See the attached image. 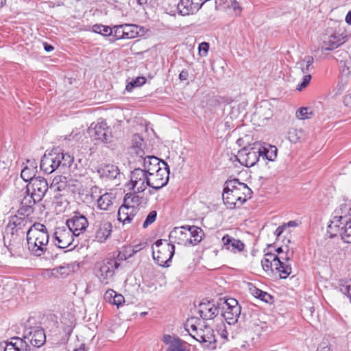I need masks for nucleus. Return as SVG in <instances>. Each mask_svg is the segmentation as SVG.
Listing matches in <instances>:
<instances>
[{
	"instance_id": "47",
	"label": "nucleus",
	"mask_w": 351,
	"mask_h": 351,
	"mask_svg": "<svg viewBox=\"0 0 351 351\" xmlns=\"http://www.w3.org/2000/svg\"><path fill=\"white\" fill-rule=\"evenodd\" d=\"M339 66L343 75H345L346 76L349 75L350 73L351 60H346L345 61H341Z\"/></svg>"
},
{
	"instance_id": "52",
	"label": "nucleus",
	"mask_w": 351,
	"mask_h": 351,
	"mask_svg": "<svg viewBox=\"0 0 351 351\" xmlns=\"http://www.w3.org/2000/svg\"><path fill=\"white\" fill-rule=\"evenodd\" d=\"M217 332L220 335V336L223 339H227L228 332L226 330V327L223 323L219 324L217 327Z\"/></svg>"
},
{
	"instance_id": "56",
	"label": "nucleus",
	"mask_w": 351,
	"mask_h": 351,
	"mask_svg": "<svg viewBox=\"0 0 351 351\" xmlns=\"http://www.w3.org/2000/svg\"><path fill=\"white\" fill-rule=\"evenodd\" d=\"M125 300L122 295L118 294L117 292L114 294V300L112 301V304L117 305V306H120L123 302H124Z\"/></svg>"
},
{
	"instance_id": "12",
	"label": "nucleus",
	"mask_w": 351,
	"mask_h": 351,
	"mask_svg": "<svg viewBox=\"0 0 351 351\" xmlns=\"http://www.w3.org/2000/svg\"><path fill=\"white\" fill-rule=\"evenodd\" d=\"M49 189L47 180L41 176L33 178L26 186V193H32L36 199L42 200Z\"/></svg>"
},
{
	"instance_id": "11",
	"label": "nucleus",
	"mask_w": 351,
	"mask_h": 351,
	"mask_svg": "<svg viewBox=\"0 0 351 351\" xmlns=\"http://www.w3.org/2000/svg\"><path fill=\"white\" fill-rule=\"evenodd\" d=\"M74 237V234L66 226L58 227L53 233L54 244L59 248L64 249L71 245Z\"/></svg>"
},
{
	"instance_id": "58",
	"label": "nucleus",
	"mask_w": 351,
	"mask_h": 351,
	"mask_svg": "<svg viewBox=\"0 0 351 351\" xmlns=\"http://www.w3.org/2000/svg\"><path fill=\"white\" fill-rule=\"evenodd\" d=\"M121 250L123 251L128 258H130V257L134 255V249L132 247L131 245L124 246L122 247Z\"/></svg>"
},
{
	"instance_id": "3",
	"label": "nucleus",
	"mask_w": 351,
	"mask_h": 351,
	"mask_svg": "<svg viewBox=\"0 0 351 351\" xmlns=\"http://www.w3.org/2000/svg\"><path fill=\"white\" fill-rule=\"evenodd\" d=\"M26 237L28 249L32 254L40 256L45 253L49 234L45 225L34 223L28 228Z\"/></svg>"
},
{
	"instance_id": "53",
	"label": "nucleus",
	"mask_w": 351,
	"mask_h": 351,
	"mask_svg": "<svg viewBox=\"0 0 351 351\" xmlns=\"http://www.w3.org/2000/svg\"><path fill=\"white\" fill-rule=\"evenodd\" d=\"M209 49V44L206 42H203L199 45V53L202 56H206L208 54Z\"/></svg>"
},
{
	"instance_id": "6",
	"label": "nucleus",
	"mask_w": 351,
	"mask_h": 351,
	"mask_svg": "<svg viewBox=\"0 0 351 351\" xmlns=\"http://www.w3.org/2000/svg\"><path fill=\"white\" fill-rule=\"evenodd\" d=\"M261 156V143L255 142L242 148L238 152L237 160L247 167H253L259 160Z\"/></svg>"
},
{
	"instance_id": "59",
	"label": "nucleus",
	"mask_w": 351,
	"mask_h": 351,
	"mask_svg": "<svg viewBox=\"0 0 351 351\" xmlns=\"http://www.w3.org/2000/svg\"><path fill=\"white\" fill-rule=\"evenodd\" d=\"M115 293V291L112 289H109L106 291L104 295L105 299L108 301L110 303L112 304V300H114V294Z\"/></svg>"
},
{
	"instance_id": "24",
	"label": "nucleus",
	"mask_w": 351,
	"mask_h": 351,
	"mask_svg": "<svg viewBox=\"0 0 351 351\" xmlns=\"http://www.w3.org/2000/svg\"><path fill=\"white\" fill-rule=\"evenodd\" d=\"M344 43L342 34L333 33L330 35H324L322 37V51H332Z\"/></svg>"
},
{
	"instance_id": "16",
	"label": "nucleus",
	"mask_w": 351,
	"mask_h": 351,
	"mask_svg": "<svg viewBox=\"0 0 351 351\" xmlns=\"http://www.w3.org/2000/svg\"><path fill=\"white\" fill-rule=\"evenodd\" d=\"M148 176L141 167L135 168L130 174V183L132 189L136 192H143L147 186Z\"/></svg>"
},
{
	"instance_id": "42",
	"label": "nucleus",
	"mask_w": 351,
	"mask_h": 351,
	"mask_svg": "<svg viewBox=\"0 0 351 351\" xmlns=\"http://www.w3.org/2000/svg\"><path fill=\"white\" fill-rule=\"evenodd\" d=\"M254 295L268 304H271L274 301V298L270 294L258 289L254 290Z\"/></svg>"
},
{
	"instance_id": "44",
	"label": "nucleus",
	"mask_w": 351,
	"mask_h": 351,
	"mask_svg": "<svg viewBox=\"0 0 351 351\" xmlns=\"http://www.w3.org/2000/svg\"><path fill=\"white\" fill-rule=\"evenodd\" d=\"M146 82V78L144 77H137L135 80L128 83L126 85L125 89L131 92L134 87H139Z\"/></svg>"
},
{
	"instance_id": "9",
	"label": "nucleus",
	"mask_w": 351,
	"mask_h": 351,
	"mask_svg": "<svg viewBox=\"0 0 351 351\" xmlns=\"http://www.w3.org/2000/svg\"><path fill=\"white\" fill-rule=\"evenodd\" d=\"M162 167L156 173H151L148 176L147 186L159 190L168 183L169 178V167L167 162L162 161Z\"/></svg>"
},
{
	"instance_id": "39",
	"label": "nucleus",
	"mask_w": 351,
	"mask_h": 351,
	"mask_svg": "<svg viewBox=\"0 0 351 351\" xmlns=\"http://www.w3.org/2000/svg\"><path fill=\"white\" fill-rule=\"evenodd\" d=\"M36 167H29L27 166L25 167L21 173V178L26 182H30L33 178H36Z\"/></svg>"
},
{
	"instance_id": "36",
	"label": "nucleus",
	"mask_w": 351,
	"mask_h": 351,
	"mask_svg": "<svg viewBox=\"0 0 351 351\" xmlns=\"http://www.w3.org/2000/svg\"><path fill=\"white\" fill-rule=\"evenodd\" d=\"M66 178L63 176H58L53 179L50 188L54 191H62L66 189Z\"/></svg>"
},
{
	"instance_id": "38",
	"label": "nucleus",
	"mask_w": 351,
	"mask_h": 351,
	"mask_svg": "<svg viewBox=\"0 0 351 351\" xmlns=\"http://www.w3.org/2000/svg\"><path fill=\"white\" fill-rule=\"evenodd\" d=\"M278 265V264H276ZM274 270L279 273L280 278L285 279L291 274V267L280 260V265L274 266Z\"/></svg>"
},
{
	"instance_id": "25",
	"label": "nucleus",
	"mask_w": 351,
	"mask_h": 351,
	"mask_svg": "<svg viewBox=\"0 0 351 351\" xmlns=\"http://www.w3.org/2000/svg\"><path fill=\"white\" fill-rule=\"evenodd\" d=\"M162 161L154 156H143L139 159V162L142 163L143 169L148 176L151 175V173H156L162 167Z\"/></svg>"
},
{
	"instance_id": "7",
	"label": "nucleus",
	"mask_w": 351,
	"mask_h": 351,
	"mask_svg": "<svg viewBox=\"0 0 351 351\" xmlns=\"http://www.w3.org/2000/svg\"><path fill=\"white\" fill-rule=\"evenodd\" d=\"M119 266L120 263H117L115 259L106 258L95 264L96 275L101 283L108 284Z\"/></svg>"
},
{
	"instance_id": "1",
	"label": "nucleus",
	"mask_w": 351,
	"mask_h": 351,
	"mask_svg": "<svg viewBox=\"0 0 351 351\" xmlns=\"http://www.w3.org/2000/svg\"><path fill=\"white\" fill-rule=\"evenodd\" d=\"M31 226V221L27 215H14L10 217L3 236V242L12 256L20 251L24 235Z\"/></svg>"
},
{
	"instance_id": "50",
	"label": "nucleus",
	"mask_w": 351,
	"mask_h": 351,
	"mask_svg": "<svg viewBox=\"0 0 351 351\" xmlns=\"http://www.w3.org/2000/svg\"><path fill=\"white\" fill-rule=\"evenodd\" d=\"M0 351H16L10 340L0 343Z\"/></svg>"
},
{
	"instance_id": "32",
	"label": "nucleus",
	"mask_w": 351,
	"mask_h": 351,
	"mask_svg": "<svg viewBox=\"0 0 351 351\" xmlns=\"http://www.w3.org/2000/svg\"><path fill=\"white\" fill-rule=\"evenodd\" d=\"M278 149L276 146L261 143V156L263 160L274 161L277 157Z\"/></svg>"
},
{
	"instance_id": "27",
	"label": "nucleus",
	"mask_w": 351,
	"mask_h": 351,
	"mask_svg": "<svg viewBox=\"0 0 351 351\" xmlns=\"http://www.w3.org/2000/svg\"><path fill=\"white\" fill-rule=\"evenodd\" d=\"M93 130V136L95 140L100 141L104 143H108L112 141V133L106 126V123H98L95 125Z\"/></svg>"
},
{
	"instance_id": "30",
	"label": "nucleus",
	"mask_w": 351,
	"mask_h": 351,
	"mask_svg": "<svg viewBox=\"0 0 351 351\" xmlns=\"http://www.w3.org/2000/svg\"><path fill=\"white\" fill-rule=\"evenodd\" d=\"M145 147L143 138L138 134L133 135L132 138V152H134L139 158L145 156L143 147Z\"/></svg>"
},
{
	"instance_id": "40",
	"label": "nucleus",
	"mask_w": 351,
	"mask_h": 351,
	"mask_svg": "<svg viewBox=\"0 0 351 351\" xmlns=\"http://www.w3.org/2000/svg\"><path fill=\"white\" fill-rule=\"evenodd\" d=\"M123 29H124V34L125 39H131L137 36L138 35V27L134 25H123Z\"/></svg>"
},
{
	"instance_id": "8",
	"label": "nucleus",
	"mask_w": 351,
	"mask_h": 351,
	"mask_svg": "<svg viewBox=\"0 0 351 351\" xmlns=\"http://www.w3.org/2000/svg\"><path fill=\"white\" fill-rule=\"evenodd\" d=\"M222 302L221 315L226 322L229 324H234L238 321L241 314V307L237 300L228 298L227 300L220 299Z\"/></svg>"
},
{
	"instance_id": "60",
	"label": "nucleus",
	"mask_w": 351,
	"mask_h": 351,
	"mask_svg": "<svg viewBox=\"0 0 351 351\" xmlns=\"http://www.w3.org/2000/svg\"><path fill=\"white\" fill-rule=\"evenodd\" d=\"M343 104L348 107H351V92L344 96Z\"/></svg>"
},
{
	"instance_id": "41",
	"label": "nucleus",
	"mask_w": 351,
	"mask_h": 351,
	"mask_svg": "<svg viewBox=\"0 0 351 351\" xmlns=\"http://www.w3.org/2000/svg\"><path fill=\"white\" fill-rule=\"evenodd\" d=\"M289 138L293 143H297L304 136V132L302 129L291 128L288 132Z\"/></svg>"
},
{
	"instance_id": "29",
	"label": "nucleus",
	"mask_w": 351,
	"mask_h": 351,
	"mask_svg": "<svg viewBox=\"0 0 351 351\" xmlns=\"http://www.w3.org/2000/svg\"><path fill=\"white\" fill-rule=\"evenodd\" d=\"M135 213L129 205L123 204L119 208L118 211L117 218L118 220L122 221L123 224L130 223Z\"/></svg>"
},
{
	"instance_id": "31",
	"label": "nucleus",
	"mask_w": 351,
	"mask_h": 351,
	"mask_svg": "<svg viewBox=\"0 0 351 351\" xmlns=\"http://www.w3.org/2000/svg\"><path fill=\"white\" fill-rule=\"evenodd\" d=\"M56 149V154L58 158H59L58 163H60V171H64L66 169L70 168L73 162L74 158L68 153L60 152L58 149Z\"/></svg>"
},
{
	"instance_id": "51",
	"label": "nucleus",
	"mask_w": 351,
	"mask_h": 351,
	"mask_svg": "<svg viewBox=\"0 0 351 351\" xmlns=\"http://www.w3.org/2000/svg\"><path fill=\"white\" fill-rule=\"evenodd\" d=\"M112 32H114V36L117 40L125 39L124 29H123V25L119 26H115L114 27V30H112Z\"/></svg>"
},
{
	"instance_id": "62",
	"label": "nucleus",
	"mask_w": 351,
	"mask_h": 351,
	"mask_svg": "<svg viewBox=\"0 0 351 351\" xmlns=\"http://www.w3.org/2000/svg\"><path fill=\"white\" fill-rule=\"evenodd\" d=\"M285 229V226H284V225L278 227L274 232L275 235L277 237H279L282 234Z\"/></svg>"
},
{
	"instance_id": "28",
	"label": "nucleus",
	"mask_w": 351,
	"mask_h": 351,
	"mask_svg": "<svg viewBox=\"0 0 351 351\" xmlns=\"http://www.w3.org/2000/svg\"><path fill=\"white\" fill-rule=\"evenodd\" d=\"M97 172L100 177L108 179H115L120 173L118 167L111 164L105 165L99 167Z\"/></svg>"
},
{
	"instance_id": "2",
	"label": "nucleus",
	"mask_w": 351,
	"mask_h": 351,
	"mask_svg": "<svg viewBox=\"0 0 351 351\" xmlns=\"http://www.w3.org/2000/svg\"><path fill=\"white\" fill-rule=\"evenodd\" d=\"M252 193V191L246 184L237 178L228 179L224 184L223 201L229 209L239 208L251 198Z\"/></svg>"
},
{
	"instance_id": "20",
	"label": "nucleus",
	"mask_w": 351,
	"mask_h": 351,
	"mask_svg": "<svg viewBox=\"0 0 351 351\" xmlns=\"http://www.w3.org/2000/svg\"><path fill=\"white\" fill-rule=\"evenodd\" d=\"M134 193H128L124 197V204L129 205L132 210L134 208H145L148 204L149 198L147 196L140 195L136 192V189H133Z\"/></svg>"
},
{
	"instance_id": "17",
	"label": "nucleus",
	"mask_w": 351,
	"mask_h": 351,
	"mask_svg": "<svg viewBox=\"0 0 351 351\" xmlns=\"http://www.w3.org/2000/svg\"><path fill=\"white\" fill-rule=\"evenodd\" d=\"M58 159L56 149L48 154H45L40 160V169L47 174H50L56 170H60Z\"/></svg>"
},
{
	"instance_id": "54",
	"label": "nucleus",
	"mask_w": 351,
	"mask_h": 351,
	"mask_svg": "<svg viewBox=\"0 0 351 351\" xmlns=\"http://www.w3.org/2000/svg\"><path fill=\"white\" fill-rule=\"evenodd\" d=\"M265 258H269V260H272V261L274 262L273 264L274 265V266H277L276 264H278V265H280V257H278L277 255H276L273 253H271V252L266 253L265 254Z\"/></svg>"
},
{
	"instance_id": "37",
	"label": "nucleus",
	"mask_w": 351,
	"mask_h": 351,
	"mask_svg": "<svg viewBox=\"0 0 351 351\" xmlns=\"http://www.w3.org/2000/svg\"><path fill=\"white\" fill-rule=\"evenodd\" d=\"M168 351H190L187 343L179 338H173L170 343Z\"/></svg>"
},
{
	"instance_id": "19",
	"label": "nucleus",
	"mask_w": 351,
	"mask_h": 351,
	"mask_svg": "<svg viewBox=\"0 0 351 351\" xmlns=\"http://www.w3.org/2000/svg\"><path fill=\"white\" fill-rule=\"evenodd\" d=\"M327 232L330 238L339 235L344 243H351V220L339 224L336 228H328Z\"/></svg>"
},
{
	"instance_id": "46",
	"label": "nucleus",
	"mask_w": 351,
	"mask_h": 351,
	"mask_svg": "<svg viewBox=\"0 0 351 351\" xmlns=\"http://www.w3.org/2000/svg\"><path fill=\"white\" fill-rule=\"evenodd\" d=\"M272 260H269V258H264L261 261V265L263 269L267 273H273L274 265L273 264Z\"/></svg>"
},
{
	"instance_id": "48",
	"label": "nucleus",
	"mask_w": 351,
	"mask_h": 351,
	"mask_svg": "<svg viewBox=\"0 0 351 351\" xmlns=\"http://www.w3.org/2000/svg\"><path fill=\"white\" fill-rule=\"evenodd\" d=\"M157 213L156 210L151 211L148 215L147 216L143 224V227L144 228H147L148 226L154 223L156 219Z\"/></svg>"
},
{
	"instance_id": "34",
	"label": "nucleus",
	"mask_w": 351,
	"mask_h": 351,
	"mask_svg": "<svg viewBox=\"0 0 351 351\" xmlns=\"http://www.w3.org/2000/svg\"><path fill=\"white\" fill-rule=\"evenodd\" d=\"M16 351H31L30 345L24 337L21 338L19 337H12L10 339Z\"/></svg>"
},
{
	"instance_id": "57",
	"label": "nucleus",
	"mask_w": 351,
	"mask_h": 351,
	"mask_svg": "<svg viewBox=\"0 0 351 351\" xmlns=\"http://www.w3.org/2000/svg\"><path fill=\"white\" fill-rule=\"evenodd\" d=\"M112 258L117 261V263L128 259L122 250L121 251L117 252V254L116 255V256L115 254H114V257Z\"/></svg>"
},
{
	"instance_id": "13",
	"label": "nucleus",
	"mask_w": 351,
	"mask_h": 351,
	"mask_svg": "<svg viewBox=\"0 0 351 351\" xmlns=\"http://www.w3.org/2000/svg\"><path fill=\"white\" fill-rule=\"evenodd\" d=\"M175 253V246L173 244L167 243L158 250H153V258L156 263L162 267H169V263Z\"/></svg>"
},
{
	"instance_id": "45",
	"label": "nucleus",
	"mask_w": 351,
	"mask_h": 351,
	"mask_svg": "<svg viewBox=\"0 0 351 351\" xmlns=\"http://www.w3.org/2000/svg\"><path fill=\"white\" fill-rule=\"evenodd\" d=\"M339 289L341 292L347 295L351 300V279L341 280Z\"/></svg>"
},
{
	"instance_id": "26",
	"label": "nucleus",
	"mask_w": 351,
	"mask_h": 351,
	"mask_svg": "<svg viewBox=\"0 0 351 351\" xmlns=\"http://www.w3.org/2000/svg\"><path fill=\"white\" fill-rule=\"evenodd\" d=\"M222 249H225L233 253L242 252L245 248V244L239 239H235L229 234H225L222 239Z\"/></svg>"
},
{
	"instance_id": "23",
	"label": "nucleus",
	"mask_w": 351,
	"mask_h": 351,
	"mask_svg": "<svg viewBox=\"0 0 351 351\" xmlns=\"http://www.w3.org/2000/svg\"><path fill=\"white\" fill-rule=\"evenodd\" d=\"M29 345L36 348L41 347L46 341L45 331L41 328H32L28 334L24 335Z\"/></svg>"
},
{
	"instance_id": "21",
	"label": "nucleus",
	"mask_w": 351,
	"mask_h": 351,
	"mask_svg": "<svg viewBox=\"0 0 351 351\" xmlns=\"http://www.w3.org/2000/svg\"><path fill=\"white\" fill-rule=\"evenodd\" d=\"M202 5L199 0H180L177 9L180 15L188 16L197 12Z\"/></svg>"
},
{
	"instance_id": "33",
	"label": "nucleus",
	"mask_w": 351,
	"mask_h": 351,
	"mask_svg": "<svg viewBox=\"0 0 351 351\" xmlns=\"http://www.w3.org/2000/svg\"><path fill=\"white\" fill-rule=\"evenodd\" d=\"M113 199L112 193H106L103 194L97 199L98 208L104 210H110V208L112 206Z\"/></svg>"
},
{
	"instance_id": "5",
	"label": "nucleus",
	"mask_w": 351,
	"mask_h": 351,
	"mask_svg": "<svg viewBox=\"0 0 351 351\" xmlns=\"http://www.w3.org/2000/svg\"><path fill=\"white\" fill-rule=\"evenodd\" d=\"M204 236L203 230L195 226L175 228L169 234L171 242L184 245L189 243L192 245L200 243Z\"/></svg>"
},
{
	"instance_id": "64",
	"label": "nucleus",
	"mask_w": 351,
	"mask_h": 351,
	"mask_svg": "<svg viewBox=\"0 0 351 351\" xmlns=\"http://www.w3.org/2000/svg\"><path fill=\"white\" fill-rule=\"evenodd\" d=\"M43 47H44V49L47 52H50L54 49V47L52 45L48 44L47 43H44Z\"/></svg>"
},
{
	"instance_id": "15",
	"label": "nucleus",
	"mask_w": 351,
	"mask_h": 351,
	"mask_svg": "<svg viewBox=\"0 0 351 351\" xmlns=\"http://www.w3.org/2000/svg\"><path fill=\"white\" fill-rule=\"evenodd\" d=\"M112 224L107 220H96L93 223V232L95 240L99 243L105 242L111 234Z\"/></svg>"
},
{
	"instance_id": "14",
	"label": "nucleus",
	"mask_w": 351,
	"mask_h": 351,
	"mask_svg": "<svg viewBox=\"0 0 351 351\" xmlns=\"http://www.w3.org/2000/svg\"><path fill=\"white\" fill-rule=\"evenodd\" d=\"M351 221V205L344 203L339 206L333 213L332 219L328 226V228H336L337 226Z\"/></svg>"
},
{
	"instance_id": "18",
	"label": "nucleus",
	"mask_w": 351,
	"mask_h": 351,
	"mask_svg": "<svg viewBox=\"0 0 351 351\" xmlns=\"http://www.w3.org/2000/svg\"><path fill=\"white\" fill-rule=\"evenodd\" d=\"M221 303L215 304L213 301L206 300L199 305L198 313L204 319H212L215 318L220 311Z\"/></svg>"
},
{
	"instance_id": "35",
	"label": "nucleus",
	"mask_w": 351,
	"mask_h": 351,
	"mask_svg": "<svg viewBox=\"0 0 351 351\" xmlns=\"http://www.w3.org/2000/svg\"><path fill=\"white\" fill-rule=\"evenodd\" d=\"M313 62L314 59L312 56H306L303 59L298 61L296 65L301 70L302 73L306 74L313 69Z\"/></svg>"
},
{
	"instance_id": "63",
	"label": "nucleus",
	"mask_w": 351,
	"mask_h": 351,
	"mask_svg": "<svg viewBox=\"0 0 351 351\" xmlns=\"http://www.w3.org/2000/svg\"><path fill=\"white\" fill-rule=\"evenodd\" d=\"M316 351H332L330 346L322 344L319 346Z\"/></svg>"
},
{
	"instance_id": "49",
	"label": "nucleus",
	"mask_w": 351,
	"mask_h": 351,
	"mask_svg": "<svg viewBox=\"0 0 351 351\" xmlns=\"http://www.w3.org/2000/svg\"><path fill=\"white\" fill-rule=\"evenodd\" d=\"M311 78L310 74H305L302 79V82L298 84L296 89L301 91L302 89L305 88L309 84Z\"/></svg>"
},
{
	"instance_id": "10",
	"label": "nucleus",
	"mask_w": 351,
	"mask_h": 351,
	"mask_svg": "<svg viewBox=\"0 0 351 351\" xmlns=\"http://www.w3.org/2000/svg\"><path fill=\"white\" fill-rule=\"evenodd\" d=\"M66 226L75 237H78L86 231L88 226V221L84 215L79 212H75L71 218L66 220Z\"/></svg>"
},
{
	"instance_id": "4",
	"label": "nucleus",
	"mask_w": 351,
	"mask_h": 351,
	"mask_svg": "<svg viewBox=\"0 0 351 351\" xmlns=\"http://www.w3.org/2000/svg\"><path fill=\"white\" fill-rule=\"evenodd\" d=\"M195 319H187L185 327L189 335L195 340L201 343L204 347L208 350H215L217 348V340L213 330L206 325L196 326Z\"/></svg>"
},
{
	"instance_id": "43",
	"label": "nucleus",
	"mask_w": 351,
	"mask_h": 351,
	"mask_svg": "<svg viewBox=\"0 0 351 351\" xmlns=\"http://www.w3.org/2000/svg\"><path fill=\"white\" fill-rule=\"evenodd\" d=\"M93 30L103 36H110L112 34V29L110 27L103 25H94L93 26Z\"/></svg>"
},
{
	"instance_id": "55",
	"label": "nucleus",
	"mask_w": 351,
	"mask_h": 351,
	"mask_svg": "<svg viewBox=\"0 0 351 351\" xmlns=\"http://www.w3.org/2000/svg\"><path fill=\"white\" fill-rule=\"evenodd\" d=\"M308 114V108H300L296 112V117L301 119H304L308 118L307 116Z\"/></svg>"
},
{
	"instance_id": "22",
	"label": "nucleus",
	"mask_w": 351,
	"mask_h": 351,
	"mask_svg": "<svg viewBox=\"0 0 351 351\" xmlns=\"http://www.w3.org/2000/svg\"><path fill=\"white\" fill-rule=\"evenodd\" d=\"M40 201V199H36L34 195L32 193H27L25 191L21 202L20 208L18 210L19 214L29 216L33 213L36 203Z\"/></svg>"
},
{
	"instance_id": "61",
	"label": "nucleus",
	"mask_w": 351,
	"mask_h": 351,
	"mask_svg": "<svg viewBox=\"0 0 351 351\" xmlns=\"http://www.w3.org/2000/svg\"><path fill=\"white\" fill-rule=\"evenodd\" d=\"M188 77L189 73L186 70H182L179 75V78L181 81L186 80Z\"/></svg>"
}]
</instances>
